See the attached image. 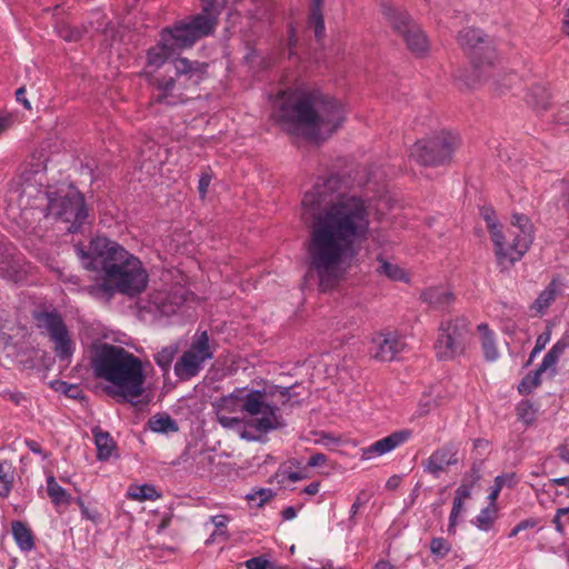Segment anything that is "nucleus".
<instances>
[{
	"label": "nucleus",
	"mask_w": 569,
	"mask_h": 569,
	"mask_svg": "<svg viewBox=\"0 0 569 569\" xmlns=\"http://www.w3.org/2000/svg\"><path fill=\"white\" fill-rule=\"evenodd\" d=\"M458 42L469 54L471 62V73L463 81L467 87L475 88L482 79L492 74L497 60L496 49L489 37L477 28L461 30Z\"/></svg>",
	"instance_id": "obj_9"
},
{
	"label": "nucleus",
	"mask_w": 569,
	"mask_h": 569,
	"mask_svg": "<svg viewBox=\"0 0 569 569\" xmlns=\"http://www.w3.org/2000/svg\"><path fill=\"white\" fill-rule=\"evenodd\" d=\"M412 437V430L401 429L379 439L361 449V458L370 460L387 455L406 443Z\"/></svg>",
	"instance_id": "obj_19"
},
{
	"label": "nucleus",
	"mask_w": 569,
	"mask_h": 569,
	"mask_svg": "<svg viewBox=\"0 0 569 569\" xmlns=\"http://www.w3.org/2000/svg\"><path fill=\"white\" fill-rule=\"evenodd\" d=\"M24 445L32 453L41 456L42 459H48V452L42 449L38 441L33 439H24Z\"/></svg>",
	"instance_id": "obj_51"
},
{
	"label": "nucleus",
	"mask_w": 569,
	"mask_h": 569,
	"mask_svg": "<svg viewBox=\"0 0 569 569\" xmlns=\"http://www.w3.org/2000/svg\"><path fill=\"white\" fill-rule=\"evenodd\" d=\"M511 226L516 230V239L512 249L509 252L500 250L499 266L503 269L513 266L529 250L533 242V228L530 219L522 213H513L511 217Z\"/></svg>",
	"instance_id": "obj_15"
},
{
	"label": "nucleus",
	"mask_w": 569,
	"mask_h": 569,
	"mask_svg": "<svg viewBox=\"0 0 569 569\" xmlns=\"http://www.w3.org/2000/svg\"><path fill=\"white\" fill-rule=\"evenodd\" d=\"M272 496L271 489H252L250 493L247 495L248 500H254L257 497L260 498V501L258 506H263L264 502H267Z\"/></svg>",
	"instance_id": "obj_46"
},
{
	"label": "nucleus",
	"mask_w": 569,
	"mask_h": 569,
	"mask_svg": "<svg viewBox=\"0 0 569 569\" xmlns=\"http://www.w3.org/2000/svg\"><path fill=\"white\" fill-rule=\"evenodd\" d=\"M0 396L3 400L11 401L16 406H20L26 400L24 395L20 391L3 390Z\"/></svg>",
	"instance_id": "obj_48"
},
{
	"label": "nucleus",
	"mask_w": 569,
	"mask_h": 569,
	"mask_svg": "<svg viewBox=\"0 0 569 569\" xmlns=\"http://www.w3.org/2000/svg\"><path fill=\"white\" fill-rule=\"evenodd\" d=\"M178 352V346L177 345H169L163 347L160 351H158L153 356V360L157 363V366L163 371V373H168L171 363Z\"/></svg>",
	"instance_id": "obj_34"
},
{
	"label": "nucleus",
	"mask_w": 569,
	"mask_h": 569,
	"mask_svg": "<svg viewBox=\"0 0 569 569\" xmlns=\"http://www.w3.org/2000/svg\"><path fill=\"white\" fill-rule=\"evenodd\" d=\"M430 552L436 559L446 558L451 551V543L442 537H433L429 543Z\"/></svg>",
	"instance_id": "obj_36"
},
{
	"label": "nucleus",
	"mask_w": 569,
	"mask_h": 569,
	"mask_svg": "<svg viewBox=\"0 0 569 569\" xmlns=\"http://www.w3.org/2000/svg\"><path fill=\"white\" fill-rule=\"evenodd\" d=\"M551 339V329L547 327V329L540 333L536 339V345L531 351V358H535L540 351H542L547 343Z\"/></svg>",
	"instance_id": "obj_41"
},
{
	"label": "nucleus",
	"mask_w": 569,
	"mask_h": 569,
	"mask_svg": "<svg viewBox=\"0 0 569 569\" xmlns=\"http://www.w3.org/2000/svg\"><path fill=\"white\" fill-rule=\"evenodd\" d=\"M506 485V478L503 476H497L495 478V485L490 488V492L488 496L489 503L497 505V499L502 487Z\"/></svg>",
	"instance_id": "obj_45"
},
{
	"label": "nucleus",
	"mask_w": 569,
	"mask_h": 569,
	"mask_svg": "<svg viewBox=\"0 0 569 569\" xmlns=\"http://www.w3.org/2000/svg\"><path fill=\"white\" fill-rule=\"evenodd\" d=\"M567 349H569V328L542 359V368H551V377L557 375V363Z\"/></svg>",
	"instance_id": "obj_24"
},
{
	"label": "nucleus",
	"mask_w": 569,
	"mask_h": 569,
	"mask_svg": "<svg viewBox=\"0 0 569 569\" xmlns=\"http://www.w3.org/2000/svg\"><path fill=\"white\" fill-rule=\"evenodd\" d=\"M91 369L97 379L108 382L106 392L132 405L144 393L142 361L123 347L103 342L94 348Z\"/></svg>",
	"instance_id": "obj_5"
},
{
	"label": "nucleus",
	"mask_w": 569,
	"mask_h": 569,
	"mask_svg": "<svg viewBox=\"0 0 569 569\" xmlns=\"http://www.w3.org/2000/svg\"><path fill=\"white\" fill-rule=\"evenodd\" d=\"M291 387L274 386L269 392L266 389L236 388L230 395L221 399V409L229 412L241 411L250 417L261 416L251 421L250 426L260 433H268L286 426L280 408L267 400L268 395H279L286 406L291 397Z\"/></svg>",
	"instance_id": "obj_6"
},
{
	"label": "nucleus",
	"mask_w": 569,
	"mask_h": 569,
	"mask_svg": "<svg viewBox=\"0 0 569 569\" xmlns=\"http://www.w3.org/2000/svg\"><path fill=\"white\" fill-rule=\"evenodd\" d=\"M14 468L8 460L0 461V497L7 498L13 487Z\"/></svg>",
	"instance_id": "obj_32"
},
{
	"label": "nucleus",
	"mask_w": 569,
	"mask_h": 569,
	"mask_svg": "<svg viewBox=\"0 0 569 569\" xmlns=\"http://www.w3.org/2000/svg\"><path fill=\"white\" fill-rule=\"evenodd\" d=\"M463 510V503L459 500H453L452 508L449 516L448 532L456 533V527L458 525V518Z\"/></svg>",
	"instance_id": "obj_39"
},
{
	"label": "nucleus",
	"mask_w": 569,
	"mask_h": 569,
	"mask_svg": "<svg viewBox=\"0 0 569 569\" xmlns=\"http://www.w3.org/2000/svg\"><path fill=\"white\" fill-rule=\"evenodd\" d=\"M565 516H568L567 511L563 508H558L551 520L555 530L561 536H565L566 533L565 523L562 521V517Z\"/></svg>",
	"instance_id": "obj_47"
},
{
	"label": "nucleus",
	"mask_w": 569,
	"mask_h": 569,
	"mask_svg": "<svg viewBox=\"0 0 569 569\" xmlns=\"http://www.w3.org/2000/svg\"><path fill=\"white\" fill-rule=\"evenodd\" d=\"M76 502L79 506L81 515L84 519L90 520L91 522L94 523H97L100 520L101 515L97 509H92L91 507L87 506L81 498H78Z\"/></svg>",
	"instance_id": "obj_40"
},
{
	"label": "nucleus",
	"mask_w": 569,
	"mask_h": 569,
	"mask_svg": "<svg viewBox=\"0 0 569 569\" xmlns=\"http://www.w3.org/2000/svg\"><path fill=\"white\" fill-rule=\"evenodd\" d=\"M11 533L18 548L22 552H29L36 547V537L29 526L21 521L14 520L11 522Z\"/></svg>",
	"instance_id": "obj_23"
},
{
	"label": "nucleus",
	"mask_w": 569,
	"mask_h": 569,
	"mask_svg": "<svg viewBox=\"0 0 569 569\" xmlns=\"http://www.w3.org/2000/svg\"><path fill=\"white\" fill-rule=\"evenodd\" d=\"M66 397L70 399H82L83 391L79 385L68 383L67 389L63 393Z\"/></svg>",
	"instance_id": "obj_53"
},
{
	"label": "nucleus",
	"mask_w": 569,
	"mask_h": 569,
	"mask_svg": "<svg viewBox=\"0 0 569 569\" xmlns=\"http://www.w3.org/2000/svg\"><path fill=\"white\" fill-rule=\"evenodd\" d=\"M211 521L217 529V531H216L217 535L226 533V531H223V529H226L227 523L229 521V518L227 516H224V515L213 516V517H211Z\"/></svg>",
	"instance_id": "obj_52"
},
{
	"label": "nucleus",
	"mask_w": 569,
	"mask_h": 569,
	"mask_svg": "<svg viewBox=\"0 0 569 569\" xmlns=\"http://www.w3.org/2000/svg\"><path fill=\"white\" fill-rule=\"evenodd\" d=\"M378 261L380 262V266L377 271L380 274H385L387 278L393 281L407 282L409 280L407 273L399 266L392 264L381 257L378 258Z\"/></svg>",
	"instance_id": "obj_35"
},
{
	"label": "nucleus",
	"mask_w": 569,
	"mask_h": 569,
	"mask_svg": "<svg viewBox=\"0 0 569 569\" xmlns=\"http://www.w3.org/2000/svg\"><path fill=\"white\" fill-rule=\"evenodd\" d=\"M481 217L486 221L487 229L490 234V239L493 243V251L497 259V262L499 263V257H500V240L502 239L501 230L502 226L499 223L496 212L492 208H483L481 210Z\"/></svg>",
	"instance_id": "obj_25"
},
{
	"label": "nucleus",
	"mask_w": 569,
	"mask_h": 569,
	"mask_svg": "<svg viewBox=\"0 0 569 569\" xmlns=\"http://www.w3.org/2000/svg\"><path fill=\"white\" fill-rule=\"evenodd\" d=\"M308 26L309 28H313L316 39L320 41L326 33L322 10H310Z\"/></svg>",
	"instance_id": "obj_37"
},
{
	"label": "nucleus",
	"mask_w": 569,
	"mask_h": 569,
	"mask_svg": "<svg viewBox=\"0 0 569 569\" xmlns=\"http://www.w3.org/2000/svg\"><path fill=\"white\" fill-rule=\"evenodd\" d=\"M211 182V174L209 172H202L199 179V193L201 197H204L208 190V187Z\"/></svg>",
	"instance_id": "obj_54"
},
{
	"label": "nucleus",
	"mask_w": 569,
	"mask_h": 569,
	"mask_svg": "<svg viewBox=\"0 0 569 569\" xmlns=\"http://www.w3.org/2000/svg\"><path fill=\"white\" fill-rule=\"evenodd\" d=\"M400 482H401V477L398 475H393L387 480L386 488L389 490H395L399 487Z\"/></svg>",
	"instance_id": "obj_60"
},
{
	"label": "nucleus",
	"mask_w": 569,
	"mask_h": 569,
	"mask_svg": "<svg viewBox=\"0 0 569 569\" xmlns=\"http://www.w3.org/2000/svg\"><path fill=\"white\" fill-rule=\"evenodd\" d=\"M326 462H327L326 455H323L321 452H317L309 458L307 465H308V467L313 468V467H320V466L325 465Z\"/></svg>",
	"instance_id": "obj_55"
},
{
	"label": "nucleus",
	"mask_w": 569,
	"mask_h": 569,
	"mask_svg": "<svg viewBox=\"0 0 569 569\" xmlns=\"http://www.w3.org/2000/svg\"><path fill=\"white\" fill-rule=\"evenodd\" d=\"M58 34L66 41L76 42L82 38L83 31L69 24H61L57 29Z\"/></svg>",
	"instance_id": "obj_38"
},
{
	"label": "nucleus",
	"mask_w": 569,
	"mask_h": 569,
	"mask_svg": "<svg viewBox=\"0 0 569 569\" xmlns=\"http://www.w3.org/2000/svg\"><path fill=\"white\" fill-rule=\"evenodd\" d=\"M458 463V446L453 442H448L442 447L436 449L423 462L422 467L425 472L439 478L448 467Z\"/></svg>",
	"instance_id": "obj_18"
},
{
	"label": "nucleus",
	"mask_w": 569,
	"mask_h": 569,
	"mask_svg": "<svg viewBox=\"0 0 569 569\" xmlns=\"http://www.w3.org/2000/svg\"><path fill=\"white\" fill-rule=\"evenodd\" d=\"M421 300L432 309L445 310L455 300L453 293L445 287H430L420 295Z\"/></svg>",
	"instance_id": "obj_22"
},
{
	"label": "nucleus",
	"mask_w": 569,
	"mask_h": 569,
	"mask_svg": "<svg viewBox=\"0 0 569 569\" xmlns=\"http://www.w3.org/2000/svg\"><path fill=\"white\" fill-rule=\"evenodd\" d=\"M214 343L206 330L197 331L192 338L190 347L181 355L174 363V375L181 381H188L199 375L207 360L214 356Z\"/></svg>",
	"instance_id": "obj_13"
},
{
	"label": "nucleus",
	"mask_w": 569,
	"mask_h": 569,
	"mask_svg": "<svg viewBox=\"0 0 569 569\" xmlns=\"http://www.w3.org/2000/svg\"><path fill=\"white\" fill-rule=\"evenodd\" d=\"M247 569H268L269 560L264 557H253L244 562Z\"/></svg>",
	"instance_id": "obj_49"
},
{
	"label": "nucleus",
	"mask_w": 569,
	"mask_h": 569,
	"mask_svg": "<svg viewBox=\"0 0 569 569\" xmlns=\"http://www.w3.org/2000/svg\"><path fill=\"white\" fill-rule=\"evenodd\" d=\"M37 327L43 330L52 342V350L60 361L69 362L76 345L66 326V322L57 310L40 311L34 315Z\"/></svg>",
	"instance_id": "obj_14"
},
{
	"label": "nucleus",
	"mask_w": 569,
	"mask_h": 569,
	"mask_svg": "<svg viewBox=\"0 0 569 569\" xmlns=\"http://www.w3.org/2000/svg\"><path fill=\"white\" fill-rule=\"evenodd\" d=\"M537 525H538V520L537 519L528 518V519L521 520L517 525V527L519 528L520 531H523V530H527V529L535 528Z\"/></svg>",
	"instance_id": "obj_59"
},
{
	"label": "nucleus",
	"mask_w": 569,
	"mask_h": 569,
	"mask_svg": "<svg viewBox=\"0 0 569 569\" xmlns=\"http://www.w3.org/2000/svg\"><path fill=\"white\" fill-rule=\"evenodd\" d=\"M47 493L56 507L69 505L72 499L67 490L57 482L53 476L47 477Z\"/></svg>",
	"instance_id": "obj_28"
},
{
	"label": "nucleus",
	"mask_w": 569,
	"mask_h": 569,
	"mask_svg": "<svg viewBox=\"0 0 569 569\" xmlns=\"http://www.w3.org/2000/svg\"><path fill=\"white\" fill-rule=\"evenodd\" d=\"M74 251L87 270L103 274L101 283L82 288L92 298L109 301L117 292L136 297L146 290L149 276L142 262L118 242L98 236L90 240L88 250L77 243Z\"/></svg>",
	"instance_id": "obj_2"
},
{
	"label": "nucleus",
	"mask_w": 569,
	"mask_h": 569,
	"mask_svg": "<svg viewBox=\"0 0 569 569\" xmlns=\"http://www.w3.org/2000/svg\"><path fill=\"white\" fill-rule=\"evenodd\" d=\"M296 517H297V509L292 506H288L281 511V518L283 521L292 520Z\"/></svg>",
	"instance_id": "obj_58"
},
{
	"label": "nucleus",
	"mask_w": 569,
	"mask_h": 569,
	"mask_svg": "<svg viewBox=\"0 0 569 569\" xmlns=\"http://www.w3.org/2000/svg\"><path fill=\"white\" fill-rule=\"evenodd\" d=\"M176 50L169 42H164L162 34L159 41L146 51V63L141 72L142 77L152 86L151 101L166 106H178L190 99V93H196L199 84L208 77L209 64L186 57L172 60V70L164 74L157 72L168 62Z\"/></svg>",
	"instance_id": "obj_4"
},
{
	"label": "nucleus",
	"mask_w": 569,
	"mask_h": 569,
	"mask_svg": "<svg viewBox=\"0 0 569 569\" xmlns=\"http://www.w3.org/2000/svg\"><path fill=\"white\" fill-rule=\"evenodd\" d=\"M92 435L97 447L98 460L103 461L110 459L117 450V443L110 433L101 430L99 427H94Z\"/></svg>",
	"instance_id": "obj_26"
},
{
	"label": "nucleus",
	"mask_w": 569,
	"mask_h": 569,
	"mask_svg": "<svg viewBox=\"0 0 569 569\" xmlns=\"http://www.w3.org/2000/svg\"><path fill=\"white\" fill-rule=\"evenodd\" d=\"M43 198L46 218L64 223L69 233L80 232L89 218L88 207L82 192L73 184L48 187Z\"/></svg>",
	"instance_id": "obj_8"
},
{
	"label": "nucleus",
	"mask_w": 569,
	"mask_h": 569,
	"mask_svg": "<svg viewBox=\"0 0 569 569\" xmlns=\"http://www.w3.org/2000/svg\"><path fill=\"white\" fill-rule=\"evenodd\" d=\"M403 342L395 332H377L370 340V355L378 361H392L402 351Z\"/></svg>",
	"instance_id": "obj_17"
},
{
	"label": "nucleus",
	"mask_w": 569,
	"mask_h": 569,
	"mask_svg": "<svg viewBox=\"0 0 569 569\" xmlns=\"http://www.w3.org/2000/svg\"><path fill=\"white\" fill-rule=\"evenodd\" d=\"M128 498L138 501H154L161 498V492L153 485L143 483L140 486H130L127 492Z\"/></svg>",
	"instance_id": "obj_30"
},
{
	"label": "nucleus",
	"mask_w": 569,
	"mask_h": 569,
	"mask_svg": "<svg viewBox=\"0 0 569 569\" xmlns=\"http://www.w3.org/2000/svg\"><path fill=\"white\" fill-rule=\"evenodd\" d=\"M561 286L562 283L558 277L552 278L549 284L539 293L538 298L532 305V308L536 309L539 313H542L556 300L560 293Z\"/></svg>",
	"instance_id": "obj_27"
},
{
	"label": "nucleus",
	"mask_w": 569,
	"mask_h": 569,
	"mask_svg": "<svg viewBox=\"0 0 569 569\" xmlns=\"http://www.w3.org/2000/svg\"><path fill=\"white\" fill-rule=\"evenodd\" d=\"M16 100L21 103L24 109L27 110H31V103L30 101L27 99L26 97V88L24 87H20L19 89H17L16 91Z\"/></svg>",
	"instance_id": "obj_56"
},
{
	"label": "nucleus",
	"mask_w": 569,
	"mask_h": 569,
	"mask_svg": "<svg viewBox=\"0 0 569 569\" xmlns=\"http://www.w3.org/2000/svg\"><path fill=\"white\" fill-rule=\"evenodd\" d=\"M68 383L69 382H67V381H63V380H60V379H56V380H52V381L49 382V387L52 390L63 395L66 389H67Z\"/></svg>",
	"instance_id": "obj_57"
},
{
	"label": "nucleus",
	"mask_w": 569,
	"mask_h": 569,
	"mask_svg": "<svg viewBox=\"0 0 569 569\" xmlns=\"http://www.w3.org/2000/svg\"><path fill=\"white\" fill-rule=\"evenodd\" d=\"M366 503H367V497H366L365 492H360L356 497V499H355V501H353V503L351 505V508H350L349 522H350L351 526H355L357 523L355 518H356L359 509L361 507H363Z\"/></svg>",
	"instance_id": "obj_43"
},
{
	"label": "nucleus",
	"mask_w": 569,
	"mask_h": 569,
	"mask_svg": "<svg viewBox=\"0 0 569 569\" xmlns=\"http://www.w3.org/2000/svg\"><path fill=\"white\" fill-rule=\"evenodd\" d=\"M338 173L319 177L301 201V219L308 228L305 249L309 270L319 278V289H331L342 266L355 259L370 234V202L356 194H342Z\"/></svg>",
	"instance_id": "obj_1"
},
{
	"label": "nucleus",
	"mask_w": 569,
	"mask_h": 569,
	"mask_svg": "<svg viewBox=\"0 0 569 569\" xmlns=\"http://www.w3.org/2000/svg\"><path fill=\"white\" fill-rule=\"evenodd\" d=\"M501 236H502V239L500 240V242H501L500 248L503 252H509L512 249L513 243L516 242L515 241V239L517 237L516 230L507 229L506 231H503V229H502Z\"/></svg>",
	"instance_id": "obj_42"
},
{
	"label": "nucleus",
	"mask_w": 569,
	"mask_h": 569,
	"mask_svg": "<svg viewBox=\"0 0 569 569\" xmlns=\"http://www.w3.org/2000/svg\"><path fill=\"white\" fill-rule=\"evenodd\" d=\"M460 146L459 136L442 131L429 139L418 141L411 149V157L422 166H441L451 160Z\"/></svg>",
	"instance_id": "obj_12"
},
{
	"label": "nucleus",
	"mask_w": 569,
	"mask_h": 569,
	"mask_svg": "<svg viewBox=\"0 0 569 569\" xmlns=\"http://www.w3.org/2000/svg\"><path fill=\"white\" fill-rule=\"evenodd\" d=\"M381 13L392 30L402 38L412 54L422 57L429 51L430 44L425 31L407 10L393 6L391 2H382Z\"/></svg>",
	"instance_id": "obj_10"
},
{
	"label": "nucleus",
	"mask_w": 569,
	"mask_h": 569,
	"mask_svg": "<svg viewBox=\"0 0 569 569\" xmlns=\"http://www.w3.org/2000/svg\"><path fill=\"white\" fill-rule=\"evenodd\" d=\"M150 430L154 432L168 433L179 430L178 423L168 413H157L148 420Z\"/></svg>",
	"instance_id": "obj_29"
},
{
	"label": "nucleus",
	"mask_w": 569,
	"mask_h": 569,
	"mask_svg": "<svg viewBox=\"0 0 569 569\" xmlns=\"http://www.w3.org/2000/svg\"><path fill=\"white\" fill-rule=\"evenodd\" d=\"M218 422L227 429L239 430L242 427V419L238 417H230L226 415H218Z\"/></svg>",
	"instance_id": "obj_44"
},
{
	"label": "nucleus",
	"mask_w": 569,
	"mask_h": 569,
	"mask_svg": "<svg viewBox=\"0 0 569 569\" xmlns=\"http://www.w3.org/2000/svg\"><path fill=\"white\" fill-rule=\"evenodd\" d=\"M546 371L551 372V368H542V362L538 368L526 375L519 383L518 390L520 393L529 395L533 389L541 385V375Z\"/></svg>",
	"instance_id": "obj_31"
},
{
	"label": "nucleus",
	"mask_w": 569,
	"mask_h": 569,
	"mask_svg": "<svg viewBox=\"0 0 569 569\" xmlns=\"http://www.w3.org/2000/svg\"><path fill=\"white\" fill-rule=\"evenodd\" d=\"M471 336L470 321L457 316L440 322L435 342L438 360H453L465 355Z\"/></svg>",
	"instance_id": "obj_11"
},
{
	"label": "nucleus",
	"mask_w": 569,
	"mask_h": 569,
	"mask_svg": "<svg viewBox=\"0 0 569 569\" xmlns=\"http://www.w3.org/2000/svg\"><path fill=\"white\" fill-rule=\"evenodd\" d=\"M498 517L497 505L489 503L476 516L473 523L479 530L489 531Z\"/></svg>",
	"instance_id": "obj_33"
},
{
	"label": "nucleus",
	"mask_w": 569,
	"mask_h": 569,
	"mask_svg": "<svg viewBox=\"0 0 569 569\" xmlns=\"http://www.w3.org/2000/svg\"><path fill=\"white\" fill-rule=\"evenodd\" d=\"M221 13L217 0H202V11L164 27L160 33L164 42L173 50L182 51L194 46L199 40L213 34Z\"/></svg>",
	"instance_id": "obj_7"
},
{
	"label": "nucleus",
	"mask_w": 569,
	"mask_h": 569,
	"mask_svg": "<svg viewBox=\"0 0 569 569\" xmlns=\"http://www.w3.org/2000/svg\"><path fill=\"white\" fill-rule=\"evenodd\" d=\"M477 331L483 359L487 362H496L500 358L498 337L496 332L490 329L489 325L486 322L478 325Z\"/></svg>",
	"instance_id": "obj_20"
},
{
	"label": "nucleus",
	"mask_w": 569,
	"mask_h": 569,
	"mask_svg": "<svg viewBox=\"0 0 569 569\" xmlns=\"http://www.w3.org/2000/svg\"><path fill=\"white\" fill-rule=\"evenodd\" d=\"M320 483L319 482H311L309 483L303 492L310 496L317 495L319 492Z\"/></svg>",
	"instance_id": "obj_61"
},
{
	"label": "nucleus",
	"mask_w": 569,
	"mask_h": 569,
	"mask_svg": "<svg viewBox=\"0 0 569 569\" xmlns=\"http://www.w3.org/2000/svg\"><path fill=\"white\" fill-rule=\"evenodd\" d=\"M471 489L472 483H461L456 490L453 500H459L460 502L463 503V501L470 497Z\"/></svg>",
	"instance_id": "obj_50"
},
{
	"label": "nucleus",
	"mask_w": 569,
	"mask_h": 569,
	"mask_svg": "<svg viewBox=\"0 0 569 569\" xmlns=\"http://www.w3.org/2000/svg\"><path fill=\"white\" fill-rule=\"evenodd\" d=\"M46 160L41 157H31L21 166L19 174V190L20 197L27 198V204L31 199H37L39 196L43 197L42 190L46 182Z\"/></svg>",
	"instance_id": "obj_16"
},
{
	"label": "nucleus",
	"mask_w": 569,
	"mask_h": 569,
	"mask_svg": "<svg viewBox=\"0 0 569 569\" xmlns=\"http://www.w3.org/2000/svg\"><path fill=\"white\" fill-rule=\"evenodd\" d=\"M347 110L336 98L320 90L289 88L274 98L272 118L290 134L301 133L319 141L335 133L346 121Z\"/></svg>",
	"instance_id": "obj_3"
},
{
	"label": "nucleus",
	"mask_w": 569,
	"mask_h": 569,
	"mask_svg": "<svg viewBox=\"0 0 569 569\" xmlns=\"http://www.w3.org/2000/svg\"><path fill=\"white\" fill-rule=\"evenodd\" d=\"M562 30L567 36H569V4L568 8L566 9L565 18L562 21Z\"/></svg>",
	"instance_id": "obj_64"
},
{
	"label": "nucleus",
	"mask_w": 569,
	"mask_h": 569,
	"mask_svg": "<svg viewBox=\"0 0 569 569\" xmlns=\"http://www.w3.org/2000/svg\"><path fill=\"white\" fill-rule=\"evenodd\" d=\"M372 569H395L393 565H391L388 560H379Z\"/></svg>",
	"instance_id": "obj_63"
},
{
	"label": "nucleus",
	"mask_w": 569,
	"mask_h": 569,
	"mask_svg": "<svg viewBox=\"0 0 569 569\" xmlns=\"http://www.w3.org/2000/svg\"><path fill=\"white\" fill-rule=\"evenodd\" d=\"M557 451H558V456L559 458L565 461V462H568L569 463V449L566 447V446H559L557 448Z\"/></svg>",
	"instance_id": "obj_62"
},
{
	"label": "nucleus",
	"mask_w": 569,
	"mask_h": 569,
	"mask_svg": "<svg viewBox=\"0 0 569 569\" xmlns=\"http://www.w3.org/2000/svg\"><path fill=\"white\" fill-rule=\"evenodd\" d=\"M24 273L21 256L16 253L14 248L8 249V254L0 261V276L7 280L18 282Z\"/></svg>",
	"instance_id": "obj_21"
}]
</instances>
